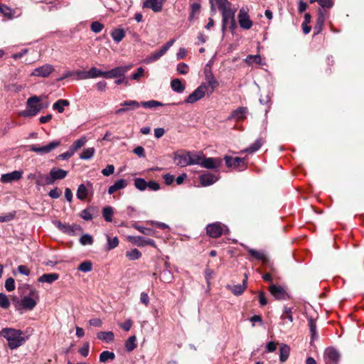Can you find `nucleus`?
<instances>
[{
	"label": "nucleus",
	"mask_w": 364,
	"mask_h": 364,
	"mask_svg": "<svg viewBox=\"0 0 364 364\" xmlns=\"http://www.w3.org/2000/svg\"><path fill=\"white\" fill-rule=\"evenodd\" d=\"M222 14V32L224 34L228 27L233 33L237 28L235 16L237 9L231 8V3L228 0H216L214 1Z\"/></svg>",
	"instance_id": "nucleus-1"
},
{
	"label": "nucleus",
	"mask_w": 364,
	"mask_h": 364,
	"mask_svg": "<svg viewBox=\"0 0 364 364\" xmlns=\"http://www.w3.org/2000/svg\"><path fill=\"white\" fill-rule=\"evenodd\" d=\"M0 336H3L8 341V347L14 350L21 346L28 338L23 336V332L14 328H4L0 331Z\"/></svg>",
	"instance_id": "nucleus-2"
},
{
	"label": "nucleus",
	"mask_w": 364,
	"mask_h": 364,
	"mask_svg": "<svg viewBox=\"0 0 364 364\" xmlns=\"http://www.w3.org/2000/svg\"><path fill=\"white\" fill-rule=\"evenodd\" d=\"M41 98L36 95L30 97L26 101V109L20 112L24 117H32L37 115L43 109Z\"/></svg>",
	"instance_id": "nucleus-3"
},
{
	"label": "nucleus",
	"mask_w": 364,
	"mask_h": 364,
	"mask_svg": "<svg viewBox=\"0 0 364 364\" xmlns=\"http://www.w3.org/2000/svg\"><path fill=\"white\" fill-rule=\"evenodd\" d=\"M38 294L36 290L31 289L29 296H26L19 302V306L25 310H32L37 304Z\"/></svg>",
	"instance_id": "nucleus-4"
},
{
	"label": "nucleus",
	"mask_w": 364,
	"mask_h": 364,
	"mask_svg": "<svg viewBox=\"0 0 364 364\" xmlns=\"http://www.w3.org/2000/svg\"><path fill=\"white\" fill-rule=\"evenodd\" d=\"M174 42H175V39L170 40L164 46H162L159 50H156V51L152 53L151 54H150L149 56H147L146 58L144 60V62L146 64H149V63H154V62L158 60L173 45Z\"/></svg>",
	"instance_id": "nucleus-5"
},
{
	"label": "nucleus",
	"mask_w": 364,
	"mask_h": 364,
	"mask_svg": "<svg viewBox=\"0 0 364 364\" xmlns=\"http://www.w3.org/2000/svg\"><path fill=\"white\" fill-rule=\"evenodd\" d=\"M206 91H208V86L205 82H202L200 85L186 97L184 102L193 104L197 102L205 96Z\"/></svg>",
	"instance_id": "nucleus-6"
},
{
	"label": "nucleus",
	"mask_w": 364,
	"mask_h": 364,
	"mask_svg": "<svg viewBox=\"0 0 364 364\" xmlns=\"http://www.w3.org/2000/svg\"><path fill=\"white\" fill-rule=\"evenodd\" d=\"M53 223L60 231L70 236L75 235L77 231H82L81 227L77 224L69 225L59 220H55Z\"/></svg>",
	"instance_id": "nucleus-7"
},
{
	"label": "nucleus",
	"mask_w": 364,
	"mask_h": 364,
	"mask_svg": "<svg viewBox=\"0 0 364 364\" xmlns=\"http://www.w3.org/2000/svg\"><path fill=\"white\" fill-rule=\"evenodd\" d=\"M93 193V184L90 181H87L85 183H82L78 186L76 196L79 200H83L88 196H92Z\"/></svg>",
	"instance_id": "nucleus-8"
},
{
	"label": "nucleus",
	"mask_w": 364,
	"mask_h": 364,
	"mask_svg": "<svg viewBox=\"0 0 364 364\" xmlns=\"http://www.w3.org/2000/svg\"><path fill=\"white\" fill-rule=\"evenodd\" d=\"M60 141H53L48 144L47 145L38 146L37 145L33 144L29 147V150L33 152H36L39 154H46L56 149L58 146H60Z\"/></svg>",
	"instance_id": "nucleus-9"
},
{
	"label": "nucleus",
	"mask_w": 364,
	"mask_h": 364,
	"mask_svg": "<svg viewBox=\"0 0 364 364\" xmlns=\"http://www.w3.org/2000/svg\"><path fill=\"white\" fill-rule=\"evenodd\" d=\"M132 67V65H127L123 66H118L112 68L110 70L105 71V78H118L124 77V74L128 72Z\"/></svg>",
	"instance_id": "nucleus-10"
},
{
	"label": "nucleus",
	"mask_w": 364,
	"mask_h": 364,
	"mask_svg": "<svg viewBox=\"0 0 364 364\" xmlns=\"http://www.w3.org/2000/svg\"><path fill=\"white\" fill-rule=\"evenodd\" d=\"M323 359L326 364H338L340 353L335 348L328 347L324 350Z\"/></svg>",
	"instance_id": "nucleus-11"
},
{
	"label": "nucleus",
	"mask_w": 364,
	"mask_h": 364,
	"mask_svg": "<svg viewBox=\"0 0 364 364\" xmlns=\"http://www.w3.org/2000/svg\"><path fill=\"white\" fill-rule=\"evenodd\" d=\"M238 22L240 26L245 30L250 29L252 26V21L250 20L248 12L246 9L241 8L238 14Z\"/></svg>",
	"instance_id": "nucleus-12"
},
{
	"label": "nucleus",
	"mask_w": 364,
	"mask_h": 364,
	"mask_svg": "<svg viewBox=\"0 0 364 364\" xmlns=\"http://www.w3.org/2000/svg\"><path fill=\"white\" fill-rule=\"evenodd\" d=\"M55 68L52 65L45 64L41 67L35 68L31 73V76L47 77L53 71Z\"/></svg>",
	"instance_id": "nucleus-13"
},
{
	"label": "nucleus",
	"mask_w": 364,
	"mask_h": 364,
	"mask_svg": "<svg viewBox=\"0 0 364 364\" xmlns=\"http://www.w3.org/2000/svg\"><path fill=\"white\" fill-rule=\"evenodd\" d=\"M269 290L271 294L278 300H286L289 298V295L284 289V287L281 286H278L276 284H271L269 286Z\"/></svg>",
	"instance_id": "nucleus-14"
},
{
	"label": "nucleus",
	"mask_w": 364,
	"mask_h": 364,
	"mask_svg": "<svg viewBox=\"0 0 364 364\" xmlns=\"http://www.w3.org/2000/svg\"><path fill=\"white\" fill-rule=\"evenodd\" d=\"M223 161L220 158H206L203 156L201 167L207 169H216L222 165Z\"/></svg>",
	"instance_id": "nucleus-15"
},
{
	"label": "nucleus",
	"mask_w": 364,
	"mask_h": 364,
	"mask_svg": "<svg viewBox=\"0 0 364 364\" xmlns=\"http://www.w3.org/2000/svg\"><path fill=\"white\" fill-rule=\"evenodd\" d=\"M128 240L139 247H144L146 245H151L152 247L156 246V243L154 240L146 238L142 236H129Z\"/></svg>",
	"instance_id": "nucleus-16"
},
{
	"label": "nucleus",
	"mask_w": 364,
	"mask_h": 364,
	"mask_svg": "<svg viewBox=\"0 0 364 364\" xmlns=\"http://www.w3.org/2000/svg\"><path fill=\"white\" fill-rule=\"evenodd\" d=\"M206 232L211 237H219L223 232V225L220 223L209 224L206 227Z\"/></svg>",
	"instance_id": "nucleus-17"
},
{
	"label": "nucleus",
	"mask_w": 364,
	"mask_h": 364,
	"mask_svg": "<svg viewBox=\"0 0 364 364\" xmlns=\"http://www.w3.org/2000/svg\"><path fill=\"white\" fill-rule=\"evenodd\" d=\"M224 160H225V164L228 167H234V168L241 167V168L240 170H243L246 168V166L245 165L244 159H242L240 157L232 158L229 156H225Z\"/></svg>",
	"instance_id": "nucleus-18"
},
{
	"label": "nucleus",
	"mask_w": 364,
	"mask_h": 364,
	"mask_svg": "<svg viewBox=\"0 0 364 364\" xmlns=\"http://www.w3.org/2000/svg\"><path fill=\"white\" fill-rule=\"evenodd\" d=\"M122 107L116 110L115 113L117 114H121L125 112L129 111V109H135L140 106V103L136 100H126L121 103L120 105Z\"/></svg>",
	"instance_id": "nucleus-19"
},
{
	"label": "nucleus",
	"mask_w": 364,
	"mask_h": 364,
	"mask_svg": "<svg viewBox=\"0 0 364 364\" xmlns=\"http://www.w3.org/2000/svg\"><path fill=\"white\" fill-rule=\"evenodd\" d=\"M218 176L208 172L200 175L199 177L200 183L203 186H210L218 181Z\"/></svg>",
	"instance_id": "nucleus-20"
},
{
	"label": "nucleus",
	"mask_w": 364,
	"mask_h": 364,
	"mask_svg": "<svg viewBox=\"0 0 364 364\" xmlns=\"http://www.w3.org/2000/svg\"><path fill=\"white\" fill-rule=\"evenodd\" d=\"M165 0H146L143 4L144 8L151 9L154 12H159L162 10Z\"/></svg>",
	"instance_id": "nucleus-21"
},
{
	"label": "nucleus",
	"mask_w": 364,
	"mask_h": 364,
	"mask_svg": "<svg viewBox=\"0 0 364 364\" xmlns=\"http://www.w3.org/2000/svg\"><path fill=\"white\" fill-rule=\"evenodd\" d=\"M22 177V172L19 171H14L10 173L2 174L1 181L5 183H12L19 180Z\"/></svg>",
	"instance_id": "nucleus-22"
},
{
	"label": "nucleus",
	"mask_w": 364,
	"mask_h": 364,
	"mask_svg": "<svg viewBox=\"0 0 364 364\" xmlns=\"http://www.w3.org/2000/svg\"><path fill=\"white\" fill-rule=\"evenodd\" d=\"M247 274H245V279L242 280V283L241 284H237L233 286L228 285L227 289H230L234 295L240 296L243 294V292L247 287Z\"/></svg>",
	"instance_id": "nucleus-23"
},
{
	"label": "nucleus",
	"mask_w": 364,
	"mask_h": 364,
	"mask_svg": "<svg viewBox=\"0 0 364 364\" xmlns=\"http://www.w3.org/2000/svg\"><path fill=\"white\" fill-rule=\"evenodd\" d=\"M325 21H326V14H325L324 11H322L321 9H318L316 23L314 27V35H317L322 31Z\"/></svg>",
	"instance_id": "nucleus-24"
},
{
	"label": "nucleus",
	"mask_w": 364,
	"mask_h": 364,
	"mask_svg": "<svg viewBox=\"0 0 364 364\" xmlns=\"http://www.w3.org/2000/svg\"><path fill=\"white\" fill-rule=\"evenodd\" d=\"M247 112L248 110L247 107H240L232 112L228 119H235V121L243 120L246 118Z\"/></svg>",
	"instance_id": "nucleus-25"
},
{
	"label": "nucleus",
	"mask_w": 364,
	"mask_h": 364,
	"mask_svg": "<svg viewBox=\"0 0 364 364\" xmlns=\"http://www.w3.org/2000/svg\"><path fill=\"white\" fill-rule=\"evenodd\" d=\"M188 160L190 165H198L201 166L204 154L201 151H188Z\"/></svg>",
	"instance_id": "nucleus-26"
},
{
	"label": "nucleus",
	"mask_w": 364,
	"mask_h": 364,
	"mask_svg": "<svg viewBox=\"0 0 364 364\" xmlns=\"http://www.w3.org/2000/svg\"><path fill=\"white\" fill-rule=\"evenodd\" d=\"M127 184L128 183L125 179H119L116 181L113 185L109 187L107 192L109 195H112L117 191L125 188L127 186Z\"/></svg>",
	"instance_id": "nucleus-27"
},
{
	"label": "nucleus",
	"mask_w": 364,
	"mask_h": 364,
	"mask_svg": "<svg viewBox=\"0 0 364 364\" xmlns=\"http://www.w3.org/2000/svg\"><path fill=\"white\" fill-rule=\"evenodd\" d=\"M51 175L53 182L56 180H62L68 175V171L59 168H52L49 172Z\"/></svg>",
	"instance_id": "nucleus-28"
},
{
	"label": "nucleus",
	"mask_w": 364,
	"mask_h": 364,
	"mask_svg": "<svg viewBox=\"0 0 364 364\" xmlns=\"http://www.w3.org/2000/svg\"><path fill=\"white\" fill-rule=\"evenodd\" d=\"M188 157V151H187L183 154L175 155L174 161L176 162L178 166L185 167L190 165Z\"/></svg>",
	"instance_id": "nucleus-29"
},
{
	"label": "nucleus",
	"mask_w": 364,
	"mask_h": 364,
	"mask_svg": "<svg viewBox=\"0 0 364 364\" xmlns=\"http://www.w3.org/2000/svg\"><path fill=\"white\" fill-rule=\"evenodd\" d=\"M59 278V274L57 273L43 274L41 275L38 281L41 283L52 284Z\"/></svg>",
	"instance_id": "nucleus-30"
},
{
	"label": "nucleus",
	"mask_w": 364,
	"mask_h": 364,
	"mask_svg": "<svg viewBox=\"0 0 364 364\" xmlns=\"http://www.w3.org/2000/svg\"><path fill=\"white\" fill-rule=\"evenodd\" d=\"M208 87H210V94H212L215 87L218 86V82L211 73L205 74Z\"/></svg>",
	"instance_id": "nucleus-31"
},
{
	"label": "nucleus",
	"mask_w": 364,
	"mask_h": 364,
	"mask_svg": "<svg viewBox=\"0 0 364 364\" xmlns=\"http://www.w3.org/2000/svg\"><path fill=\"white\" fill-rule=\"evenodd\" d=\"M69 105L70 102L68 100L60 99L53 105V109L59 113H63L65 110V107H68Z\"/></svg>",
	"instance_id": "nucleus-32"
},
{
	"label": "nucleus",
	"mask_w": 364,
	"mask_h": 364,
	"mask_svg": "<svg viewBox=\"0 0 364 364\" xmlns=\"http://www.w3.org/2000/svg\"><path fill=\"white\" fill-rule=\"evenodd\" d=\"M97 337L106 343L112 342L114 339V335L112 331H100L97 334Z\"/></svg>",
	"instance_id": "nucleus-33"
},
{
	"label": "nucleus",
	"mask_w": 364,
	"mask_h": 364,
	"mask_svg": "<svg viewBox=\"0 0 364 364\" xmlns=\"http://www.w3.org/2000/svg\"><path fill=\"white\" fill-rule=\"evenodd\" d=\"M171 89L177 93H182L185 90V85L182 83L181 80L178 78L171 80Z\"/></svg>",
	"instance_id": "nucleus-34"
},
{
	"label": "nucleus",
	"mask_w": 364,
	"mask_h": 364,
	"mask_svg": "<svg viewBox=\"0 0 364 364\" xmlns=\"http://www.w3.org/2000/svg\"><path fill=\"white\" fill-rule=\"evenodd\" d=\"M111 36L114 41L119 43L125 37V31L122 28H115L112 31Z\"/></svg>",
	"instance_id": "nucleus-35"
},
{
	"label": "nucleus",
	"mask_w": 364,
	"mask_h": 364,
	"mask_svg": "<svg viewBox=\"0 0 364 364\" xmlns=\"http://www.w3.org/2000/svg\"><path fill=\"white\" fill-rule=\"evenodd\" d=\"M279 360L284 362L287 360L290 353L289 347L286 344H282L279 350Z\"/></svg>",
	"instance_id": "nucleus-36"
},
{
	"label": "nucleus",
	"mask_w": 364,
	"mask_h": 364,
	"mask_svg": "<svg viewBox=\"0 0 364 364\" xmlns=\"http://www.w3.org/2000/svg\"><path fill=\"white\" fill-rule=\"evenodd\" d=\"M115 358V354L113 352L105 350L100 354L99 360L101 363H105L108 360H113Z\"/></svg>",
	"instance_id": "nucleus-37"
},
{
	"label": "nucleus",
	"mask_w": 364,
	"mask_h": 364,
	"mask_svg": "<svg viewBox=\"0 0 364 364\" xmlns=\"http://www.w3.org/2000/svg\"><path fill=\"white\" fill-rule=\"evenodd\" d=\"M95 153V149L94 147H90L85 149L82 153L80 154V159L83 160H88L93 157Z\"/></svg>",
	"instance_id": "nucleus-38"
},
{
	"label": "nucleus",
	"mask_w": 364,
	"mask_h": 364,
	"mask_svg": "<svg viewBox=\"0 0 364 364\" xmlns=\"http://www.w3.org/2000/svg\"><path fill=\"white\" fill-rule=\"evenodd\" d=\"M87 73L89 74V78H96L99 77L105 78V71H102L95 67H92L87 70Z\"/></svg>",
	"instance_id": "nucleus-39"
},
{
	"label": "nucleus",
	"mask_w": 364,
	"mask_h": 364,
	"mask_svg": "<svg viewBox=\"0 0 364 364\" xmlns=\"http://www.w3.org/2000/svg\"><path fill=\"white\" fill-rule=\"evenodd\" d=\"M309 326L311 332V341L318 338V334L316 331V321L312 318L308 320Z\"/></svg>",
	"instance_id": "nucleus-40"
},
{
	"label": "nucleus",
	"mask_w": 364,
	"mask_h": 364,
	"mask_svg": "<svg viewBox=\"0 0 364 364\" xmlns=\"http://www.w3.org/2000/svg\"><path fill=\"white\" fill-rule=\"evenodd\" d=\"M106 237L107 240L106 248L107 250H111L118 246L119 240L117 237H111L109 235H106Z\"/></svg>",
	"instance_id": "nucleus-41"
},
{
	"label": "nucleus",
	"mask_w": 364,
	"mask_h": 364,
	"mask_svg": "<svg viewBox=\"0 0 364 364\" xmlns=\"http://www.w3.org/2000/svg\"><path fill=\"white\" fill-rule=\"evenodd\" d=\"M159 278L163 282L170 283L173 279V274L170 270L164 269L161 272Z\"/></svg>",
	"instance_id": "nucleus-42"
},
{
	"label": "nucleus",
	"mask_w": 364,
	"mask_h": 364,
	"mask_svg": "<svg viewBox=\"0 0 364 364\" xmlns=\"http://www.w3.org/2000/svg\"><path fill=\"white\" fill-rule=\"evenodd\" d=\"M114 213V209L111 206H106L102 210V216L105 221L112 222V215Z\"/></svg>",
	"instance_id": "nucleus-43"
},
{
	"label": "nucleus",
	"mask_w": 364,
	"mask_h": 364,
	"mask_svg": "<svg viewBox=\"0 0 364 364\" xmlns=\"http://www.w3.org/2000/svg\"><path fill=\"white\" fill-rule=\"evenodd\" d=\"M87 141V139L85 136H82L81 138L75 141L70 147L75 153L76 151H77L79 149H80L86 144Z\"/></svg>",
	"instance_id": "nucleus-44"
},
{
	"label": "nucleus",
	"mask_w": 364,
	"mask_h": 364,
	"mask_svg": "<svg viewBox=\"0 0 364 364\" xmlns=\"http://www.w3.org/2000/svg\"><path fill=\"white\" fill-rule=\"evenodd\" d=\"M262 145V140L261 139H257L252 144L247 147L245 151L247 153H254L259 150Z\"/></svg>",
	"instance_id": "nucleus-45"
},
{
	"label": "nucleus",
	"mask_w": 364,
	"mask_h": 364,
	"mask_svg": "<svg viewBox=\"0 0 364 364\" xmlns=\"http://www.w3.org/2000/svg\"><path fill=\"white\" fill-rule=\"evenodd\" d=\"M136 338L135 336H130L125 342V348L128 352L132 351L136 347Z\"/></svg>",
	"instance_id": "nucleus-46"
},
{
	"label": "nucleus",
	"mask_w": 364,
	"mask_h": 364,
	"mask_svg": "<svg viewBox=\"0 0 364 364\" xmlns=\"http://www.w3.org/2000/svg\"><path fill=\"white\" fill-rule=\"evenodd\" d=\"M134 186L140 191H144L147 188V182L142 178H136L134 179Z\"/></svg>",
	"instance_id": "nucleus-47"
},
{
	"label": "nucleus",
	"mask_w": 364,
	"mask_h": 364,
	"mask_svg": "<svg viewBox=\"0 0 364 364\" xmlns=\"http://www.w3.org/2000/svg\"><path fill=\"white\" fill-rule=\"evenodd\" d=\"M133 228L146 235L153 236L155 234V230L151 228H145L144 226L138 225L136 224L133 225Z\"/></svg>",
	"instance_id": "nucleus-48"
},
{
	"label": "nucleus",
	"mask_w": 364,
	"mask_h": 364,
	"mask_svg": "<svg viewBox=\"0 0 364 364\" xmlns=\"http://www.w3.org/2000/svg\"><path fill=\"white\" fill-rule=\"evenodd\" d=\"M247 252L249 254L253 257L254 258L258 259V260H264L266 259V255L263 252L257 251L254 249L249 248L247 250Z\"/></svg>",
	"instance_id": "nucleus-49"
},
{
	"label": "nucleus",
	"mask_w": 364,
	"mask_h": 364,
	"mask_svg": "<svg viewBox=\"0 0 364 364\" xmlns=\"http://www.w3.org/2000/svg\"><path fill=\"white\" fill-rule=\"evenodd\" d=\"M245 62L249 65H252L253 63L262 64V58L259 55H248Z\"/></svg>",
	"instance_id": "nucleus-50"
},
{
	"label": "nucleus",
	"mask_w": 364,
	"mask_h": 364,
	"mask_svg": "<svg viewBox=\"0 0 364 364\" xmlns=\"http://www.w3.org/2000/svg\"><path fill=\"white\" fill-rule=\"evenodd\" d=\"M77 269L82 272H89L92 269V263L90 261H85L79 264Z\"/></svg>",
	"instance_id": "nucleus-51"
},
{
	"label": "nucleus",
	"mask_w": 364,
	"mask_h": 364,
	"mask_svg": "<svg viewBox=\"0 0 364 364\" xmlns=\"http://www.w3.org/2000/svg\"><path fill=\"white\" fill-rule=\"evenodd\" d=\"M141 105L144 107L148 108V109L154 108L156 107H162L164 105L161 102L156 101V100H149V101H146V102H141Z\"/></svg>",
	"instance_id": "nucleus-52"
},
{
	"label": "nucleus",
	"mask_w": 364,
	"mask_h": 364,
	"mask_svg": "<svg viewBox=\"0 0 364 364\" xmlns=\"http://www.w3.org/2000/svg\"><path fill=\"white\" fill-rule=\"evenodd\" d=\"M126 256L130 260H136L141 256V253L137 249H133L130 251H127L126 252Z\"/></svg>",
	"instance_id": "nucleus-53"
},
{
	"label": "nucleus",
	"mask_w": 364,
	"mask_h": 364,
	"mask_svg": "<svg viewBox=\"0 0 364 364\" xmlns=\"http://www.w3.org/2000/svg\"><path fill=\"white\" fill-rule=\"evenodd\" d=\"M282 319H288L290 322L293 321L292 308L284 306L283 314L282 315Z\"/></svg>",
	"instance_id": "nucleus-54"
},
{
	"label": "nucleus",
	"mask_w": 364,
	"mask_h": 364,
	"mask_svg": "<svg viewBox=\"0 0 364 364\" xmlns=\"http://www.w3.org/2000/svg\"><path fill=\"white\" fill-rule=\"evenodd\" d=\"M200 9V4L198 3H193L191 5V14L189 15V20L192 21L196 14H198Z\"/></svg>",
	"instance_id": "nucleus-55"
},
{
	"label": "nucleus",
	"mask_w": 364,
	"mask_h": 364,
	"mask_svg": "<svg viewBox=\"0 0 364 364\" xmlns=\"http://www.w3.org/2000/svg\"><path fill=\"white\" fill-rule=\"evenodd\" d=\"M93 242L92 237L89 234H84L80 238V242L82 245H92Z\"/></svg>",
	"instance_id": "nucleus-56"
},
{
	"label": "nucleus",
	"mask_w": 364,
	"mask_h": 364,
	"mask_svg": "<svg viewBox=\"0 0 364 364\" xmlns=\"http://www.w3.org/2000/svg\"><path fill=\"white\" fill-rule=\"evenodd\" d=\"M103 28L104 25L97 21L92 22L90 25L91 31L95 33L101 32Z\"/></svg>",
	"instance_id": "nucleus-57"
},
{
	"label": "nucleus",
	"mask_w": 364,
	"mask_h": 364,
	"mask_svg": "<svg viewBox=\"0 0 364 364\" xmlns=\"http://www.w3.org/2000/svg\"><path fill=\"white\" fill-rule=\"evenodd\" d=\"M0 13L6 17H9V18H13L11 9L4 4H0Z\"/></svg>",
	"instance_id": "nucleus-58"
},
{
	"label": "nucleus",
	"mask_w": 364,
	"mask_h": 364,
	"mask_svg": "<svg viewBox=\"0 0 364 364\" xmlns=\"http://www.w3.org/2000/svg\"><path fill=\"white\" fill-rule=\"evenodd\" d=\"M15 215H16L15 211L8 213L6 214L0 215V222L1 223L9 222L14 218Z\"/></svg>",
	"instance_id": "nucleus-59"
},
{
	"label": "nucleus",
	"mask_w": 364,
	"mask_h": 364,
	"mask_svg": "<svg viewBox=\"0 0 364 364\" xmlns=\"http://www.w3.org/2000/svg\"><path fill=\"white\" fill-rule=\"evenodd\" d=\"M10 306V302L6 295L3 293H0V307L3 309H7Z\"/></svg>",
	"instance_id": "nucleus-60"
},
{
	"label": "nucleus",
	"mask_w": 364,
	"mask_h": 364,
	"mask_svg": "<svg viewBox=\"0 0 364 364\" xmlns=\"http://www.w3.org/2000/svg\"><path fill=\"white\" fill-rule=\"evenodd\" d=\"M5 289L8 291H12L15 289V281L12 277H9L6 280Z\"/></svg>",
	"instance_id": "nucleus-61"
},
{
	"label": "nucleus",
	"mask_w": 364,
	"mask_h": 364,
	"mask_svg": "<svg viewBox=\"0 0 364 364\" xmlns=\"http://www.w3.org/2000/svg\"><path fill=\"white\" fill-rule=\"evenodd\" d=\"M144 69L142 67H139L137 69L136 72L133 73L131 75V78L132 80L139 81L140 80V78L144 76Z\"/></svg>",
	"instance_id": "nucleus-62"
},
{
	"label": "nucleus",
	"mask_w": 364,
	"mask_h": 364,
	"mask_svg": "<svg viewBox=\"0 0 364 364\" xmlns=\"http://www.w3.org/2000/svg\"><path fill=\"white\" fill-rule=\"evenodd\" d=\"M80 217L87 221L91 220L93 218L92 214L87 208L81 211Z\"/></svg>",
	"instance_id": "nucleus-63"
},
{
	"label": "nucleus",
	"mask_w": 364,
	"mask_h": 364,
	"mask_svg": "<svg viewBox=\"0 0 364 364\" xmlns=\"http://www.w3.org/2000/svg\"><path fill=\"white\" fill-rule=\"evenodd\" d=\"M177 71L181 75H186L188 72V66L184 63H179L177 65Z\"/></svg>",
	"instance_id": "nucleus-64"
}]
</instances>
